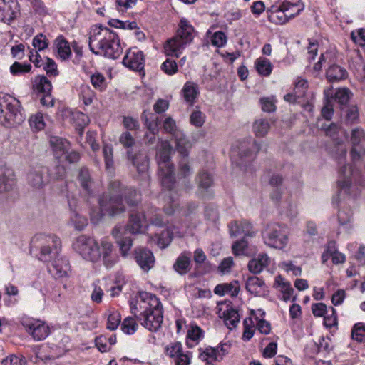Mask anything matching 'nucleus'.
Masks as SVG:
<instances>
[{
    "label": "nucleus",
    "mask_w": 365,
    "mask_h": 365,
    "mask_svg": "<svg viewBox=\"0 0 365 365\" xmlns=\"http://www.w3.org/2000/svg\"><path fill=\"white\" fill-rule=\"evenodd\" d=\"M240 291V284L237 281L230 283L217 284L214 289V293L219 296L229 294L231 297H236Z\"/></svg>",
    "instance_id": "a878e982"
},
{
    "label": "nucleus",
    "mask_w": 365,
    "mask_h": 365,
    "mask_svg": "<svg viewBox=\"0 0 365 365\" xmlns=\"http://www.w3.org/2000/svg\"><path fill=\"white\" fill-rule=\"evenodd\" d=\"M263 237L266 245L277 249L284 248L288 242L286 228L277 223L267 225Z\"/></svg>",
    "instance_id": "f8f14e48"
},
{
    "label": "nucleus",
    "mask_w": 365,
    "mask_h": 365,
    "mask_svg": "<svg viewBox=\"0 0 365 365\" xmlns=\"http://www.w3.org/2000/svg\"><path fill=\"white\" fill-rule=\"evenodd\" d=\"M144 217L150 224L157 227H163L166 223L160 210L156 207H151L148 208L145 212Z\"/></svg>",
    "instance_id": "72a5a7b5"
},
{
    "label": "nucleus",
    "mask_w": 365,
    "mask_h": 365,
    "mask_svg": "<svg viewBox=\"0 0 365 365\" xmlns=\"http://www.w3.org/2000/svg\"><path fill=\"white\" fill-rule=\"evenodd\" d=\"M54 46L58 57L62 61H66L69 58L71 55V49L69 43L63 36H59L56 38Z\"/></svg>",
    "instance_id": "5701e85b"
},
{
    "label": "nucleus",
    "mask_w": 365,
    "mask_h": 365,
    "mask_svg": "<svg viewBox=\"0 0 365 365\" xmlns=\"http://www.w3.org/2000/svg\"><path fill=\"white\" fill-rule=\"evenodd\" d=\"M204 331L197 325H190L187 334L186 344L192 348L202 338Z\"/></svg>",
    "instance_id": "c9c22d12"
},
{
    "label": "nucleus",
    "mask_w": 365,
    "mask_h": 365,
    "mask_svg": "<svg viewBox=\"0 0 365 365\" xmlns=\"http://www.w3.org/2000/svg\"><path fill=\"white\" fill-rule=\"evenodd\" d=\"M16 185V178L13 170L0 168V193L11 190Z\"/></svg>",
    "instance_id": "aec40b11"
},
{
    "label": "nucleus",
    "mask_w": 365,
    "mask_h": 365,
    "mask_svg": "<svg viewBox=\"0 0 365 365\" xmlns=\"http://www.w3.org/2000/svg\"><path fill=\"white\" fill-rule=\"evenodd\" d=\"M77 180L86 194L88 195H91L93 179L87 168L82 167L79 169L78 173L77 175Z\"/></svg>",
    "instance_id": "393cba45"
},
{
    "label": "nucleus",
    "mask_w": 365,
    "mask_h": 365,
    "mask_svg": "<svg viewBox=\"0 0 365 365\" xmlns=\"http://www.w3.org/2000/svg\"><path fill=\"white\" fill-rule=\"evenodd\" d=\"M268 19L275 24H284L289 21L285 9L282 8V3L280 5H272L267 10Z\"/></svg>",
    "instance_id": "4be33fe9"
},
{
    "label": "nucleus",
    "mask_w": 365,
    "mask_h": 365,
    "mask_svg": "<svg viewBox=\"0 0 365 365\" xmlns=\"http://www.w3.org/2000/svg\"><path fill=\"white\" fill-rule=\"evenodd\" d=\"M205 121V115L200 111L195 110L190 117V122L195 127H202Z\"/></svg>",
    "instance_id": "69168bd1"
},
{
    "label": "nucleus",
    "mask_w": 365,
    "mask_h": 365,
    "mask_svg": "<svg viewBox=\"0 0 365 365\" xmlns=\"http://www.w3.org/2000/svg\"><path fill=\"white\" fill-rule=\"evenodd\" d=\"M337 55L334 51H327L321 54L319 61L313 67L315 71H320L323 66H328L326 71L327 79L329 82H336L346 78V70L336 63Z\"/></svg>",
    "instance_id": "1a4fd4ad"
},
{
    "label": "nucleus",
    "mask_w": 365,
    "mask_h": 365,
    "mask_svg": "<svg viewBox=\"0 0 365 365\" xmlns=\"http://www.w3.org/2000/svg\"><path fill=\"white\" fill-rule=\"evenodd\" d=\"M29 123L31 128L34 131H39L45 128V122L43 120V114L37 113L36 114L31 115L29 119Z\"/></svg>",
    "instance_id": "de8ad7c7"
},
{
    "label": "nucleus",
    "mask_w": 365,
    "mask_h": 365,
    "mask_svg": "<svg viewBox=\"0 0 365 365\" xmlns=\"http://www.w3.org/2000/svg\"><path fill=\"white\" fill-rule=\"evenodd\" d=\"M73 248L84 259L98 262L102 257L104 265L112 267L118 261V257L113 255V246L107 238L101 240V244L93 237L81 235L73 243Z\"/></svg>",
    "instance_id": "f03ea898"
},
{
    "label": "nucleus",
    "mask_w": 365,
    "mask_h": 365,
    "mask_svg": "<svg viewBox=\"0 0 365 365\" xmlns=\"http://www.w3.org/2000/svg\"><path fill=\"white\" fill-rule=\"evenodd\" d=\"M351 339L357 342H365V323L358 322L356 323L351 329Z\"/></svg>",
    "instance_id": "37998d69"
},
{
    "label": "nucleus",
    "mask_w": 365,
    "mask_h": 365,
    "mask_svg": "<svg viewBox=\"0 0 365 365\" xmlns=\"http://www.w3.org/2000/svg\"><path fill=\"white\" fill-rule=\"evenodd\" d=\"M32 360L36 365H54V359L41 351L37 352Z\"/></svg>",
    "instance_id": "6e6d98bb"
},
{
    "label": "nucleus",
    "mask_w": 365,
    "mask_h": 365,
    "mask_svg": "<svg viewBox=\"0 0 365 365\" xmlns=\"http://www.w3.org/2000/svg\"><path fill=\"white\" fill-rule=\"evenodd\" d=\"M103 153L106 166L109 168L113 165V149L110 144H106L103 148Z\"/></svg>",
    "instance_id": "e2e57ef3"
},
{
    "label": "nucleus",
    "mask_w": 365,
    "mask_h": 365,
    "mask_svg": "<svg viewBox=\"0 0 365 365\" xmlns=\"http://www.w3.org/2000/svg\"><path fill=\"white\" fill-rule=\"evenodd\" d=\"M264 282L255 276L248 277L246 281V289L255 296L261 294L264 291Z\"/></svg>",
    "instance_id": "473e14b6"
},
{
    "label": "nucleus",
    "mask_w": 365,
    "mask_h": 365,
    "mask_svg": "<svg viewBox=\"0 0 365 365\" xmlns=\"http://www.w3.org/2000/svg\"><path fill=\"white\" fill-rule=\"evenodd\" d=\"M90 50L96 55L117 59L123 53L118 34L107 27H95L89 37Z\"/></svg>",
    "instance_id": "20e7f679"
},
{
    "label": "nucleus",
    "mask_w": 365,
    "mask_h": 365,
    "mask_svg": "<svg viewBox=\"0 0 365 365\" xmlns=\"http://www.w3.org/2000/svg\"><path fill=\"white\" fill-rule=\"evenodd\" d=\"M26 331L35 341H42L50 334V328L43 321L33 319L24 324Z\"/></svg>",
    "instance_id": "2eb2a0df"
},
{
    "label": "nucleus",
    "mask_w": 365,
    "mask_h": 365,
    "mask_svg": "<svg viewBox=\"0 0 365 365\" xmlns=\"http://www.w3.org/2000/svg\"><path fill=\"white\" fill-rule=\"evenodd\" d=\"M270 129V124L267 119L259 118L253 123V131L257 137L265 136Z\"/></svg>",
    "instance_id": "ea45409f"
},
{
    "label": "nucleus",
    "mask_w": 365,
    "mask_h": 365,
    "mask_svg": "<svg viewBox=\"0 0 365 365\" xmlns=\"http://www.w3.org/2000/svg\"><path fill=\"white\" fill-rule=\"evenodd\" d=\"M182 93L186 103L192 106L199 95L198 86L194 82L187 81L182 89Z\"/></svg>",
    "instance_id": "c756f323"
},
{
    "label": "nucleus",
    "mask_w": 365,
    "mask_h": 365,
    "mask_svg": "<svg viewBox=\"0 0 365 365\" xmlns=\"http://www.w3.org/2000/svg\"><path fill=\"white\" fill-rule=\"evenodd\" d=\"M134 259L140 269L146 272L154 267L155 262L153 253L148 248L143 247L135 249Z\"/></svg>",
    "instance_id": "a211bd4d"
},
{
    "label": "nucleus",
    "mask_w": 365,
    "mask_h": 365,
    "mask_svg": "<svg viewBox=\"0 0 365 365\" xmlns=\"http://www.w3.org/2000/svg\"><path fill=\"white\" fill-rule=\"evenodd\" d=\"M255 67L257 72L264 76H268L272 71V65L269 60L260 57L255 61Z\"/></svg>",
    "instance_id": "a19ab883"
},
{
    "label": "nucleus",
    "mask_w": 365,
    "mask_h": 365,
    "mask_svg": "<svg viewBox=\"0 0 365 365\" xmlns=\"http://www.w3.org/2000/svg\"><path fill=\"white\" fill-rule=\"evenodd\" d=\"M136 317H128L125 318L121 324L122 331L126 334H133L138 329Z\"/></svg>",
    "instance_id": "49530a36"
},
{
    "label": "nucleus",
    "mask_w": 365,
    "mask_h": 365,
    "mask_svg": "<svg viewBox=\"0 0 365 365\" xmlns=\"http://www.w3.org/2000/svg\"><path fill=\"white\" fill-rule=\"evenodd\" d=\"M190 257L182 253L173 264V269L180 275L186 274L190 270Z\"/></svg>",
    "instance_id": "2f4dec72"
},
{
    "label": "nucleus",
    "mask_w": 365,
    "mask_h": 365,
    "mask_svg": "<svg viewBox=\"0 0 365 365\" xmlns=\"http://www.w3.org/2000/svg\"><path fill=\"white\" fill-rule=\"evenodd\" d=\"M337 324L338 320L336 309L330 307L329 312H327V314L324 316V325L327 328L331 329L337 327Z\"/></svg>",
    "instance_id": "09e8293b"
},
{
    "label": "nucleus",
    "mask_w": 365,
    "mask_h": 365,
    "mask_svg": "<svg viewBox=\"0 0 365 365\" xmlns=\"http://www.w3.org/2000/svg\"><path fill=\"white\" fill-rule=\"evenodd\" d=\"M132 314L145 329L150 331H157L163 323V307L155 295L148 293H140L137 304L131 305Z\"/></svg>",
    "instance_id": "7ed1b4c3"
},
{
    "label": "nucleus",
    "mask_w": 365,
    "mask_h": 365,
    "mask_svg": "<svg viewBox=\"0 0 365 365\" xmlns=\"http://www.w3.org/2000/svg\"><path fill=\"white\" fill-rule=\"evenodd\" d=\"M120 185L118 180H114L110 183L109 193L103 194L99 199L101 212L96 220L91 215L92 220L97 222L104 215L113 217L125 212Z\"/></svg>",
    "instance_id": "39448f33"
},
{
    "label": "nucleus",
    "mask_w": 365,
    "mask_h": 365,
    "mask_svg": "<svg viewBox=\"0 0 365 365\" xmlns=\"http://www.w3.org/2000/svg\"><path fill=\"white\" fill-rule=\"evenodd\" d=\"M161 70L167 75L173 76L178 71L177 63L170 58L166 59L160 66Z\"/></svg>",
    "instance_id": "4d7b16f0"
},
{
    "label": "nucleus",
    "mask_w": 365,
    "mask_h": 365,
    "mask_svg": "<svg viewBox=\"0 0 365 365\" xmlns=\"http://www.w3.org/2000/svg\"><path fill=\"white\" fill-rule=\"evenodd\" d=\"M248 242L242 238L234 242L232 246V252L235 255H245L247 254Z\"/></svg>",
    "instance_id": "864d4df0"
},
{
    "label": "nucleus",
    "mask_w": 365,
    "mask_h": 365,
    "mask_svg": "<svg viewBox=\"0 0 365 365\" xmlns=\"http://www.w3.org/2000/svg\"><path fill=\"white\" fill-rule=\"evenodd\" d=\"M269 257L266 254L259 255L257 258L251 259L248 263L249 270L254 274L260 273L269 265Z\"/></svg>",
    "instance_id": "7c9ffc66"
},
{
    "label": "nucleus",
    "mask_w": 365,
    "mask_h": 365,
    "mask_svg": "<svg viewBox=\"0 0 365 365\" xmlns=\"http://www.w3.org/2000/svg\"><path fill=\"white\" fill-rule=\"evenodd\" d=\"M61 246V240L56 235L41 233L34 235L30 244V252L39 260L48 262L52 258H55L51 267H48V271L56 278L67 277L71 271L66 259H56Z\"/></svg>",
    "instance_id": "f257e3e1"
},
{
    "label": "nucleus",
    "mask_w": 365,
    "mask_h": 365,
    "mask_svg": "<svg viewBox=\"0 0 365 365\" xmlns=\"http://www.w3.org/2000/svg\"><path fill=\"white\" fill-rule=\"evenodd\" d=\"M194 36L193 26L187 19L182 18L176 35L168 39L164 46L166 56L178 58L181 51L192 41Z\"/></svg>",
    "instance_id": "423d86ee"
},
{
    "label": "nucleus",
    "mask_w": 365,
    "mask_h": 365,
    "mask_svg": "<svg viewBox=\"0 0 365 365\" xmlns=\"http://www.w3.org/2000/svg\"><path fill=\"white\" fill-rule=\"evenodd\" d=\"M31 66L30 64L26 63H21L19 62H14L11 66H10V72L14 76L20 75L22 73H28L31 71Z\"/></svg>",
    "instance_id": "5fc2aeb1"
},
{
    "label": "nucleus",
    "mask_w": 365,
    "mask_h": 365,
    "mask_svg": "<svg viewBox=\"0 0 365 365\" xmlns=\"http://www.w3.org/2000/svg\"><path fill=\"white\" fill-rule=\"evenodd\" d=\"M128 155L133 166L135 167L139 177L145 182H149V159L147 155L143 153H138L134 155H131L130 152L128 151Z\"/></svg>",
    "instance_id": "f3484780"
},
{
    "label": "nucleus",
    "mask_w": 365,
    "mask_h": 365,
    "mask_svg": "<svg viewBox=\"0 0 365 365\" xmlns=\"http://www.w3.org/2000/svg\"><path fill=\"white\" fill-rule=\"evenodd\" d=\"M49 44L48 40L45 35L39 34L33 38L32 45L36 48L37 51H41L48 48Z\"/></svg>",
    "instance_id": "3c124183"
},
{
    "label": "nucleus",
    "mask_w": 365,
    "mask_h": 365,
    "mask_svg": "<svg viewBox=\"0 0 365 365\" xmlns=\"http://www.w3.org/2000/svg\"><path fill=\"white\" fill-rule=\"evenodd\" d=\"M173 235L172 230L169 228L164 230L159 235H155L158 245L160 248L168 247L173 240Z\"/></svg>",
    "instance_id": "c03bdc74"
},
{
    "label": "nucleus",
    "mask_w": 365,
    "mask_h": 365,
    "mask_svg": "<svg viewBox=\"0 0 365 365\" xmlns=\"http://www.w3.org/2000/svg\"><path fill=\"white\" fill-rule=\"evenodd\" d=\"M125 66L133 71H143L145 66L143 53L137 48H130L123 59Z\"/></svg>",
    "instance_id": "dca6fc26"
},
{
    "label": "nucleus",
    "mask_w": 365,
    "mask_h": 365,
    "mask_svg": "<svg viewBox=\"0 0 365 365\" xmlns=\"http://www.w3.org/2000/svg\"><path fill=\"white\" fill-rule=\"evenodd\" d=\"M274 287L279 289L282 294V299L285 302L290 300L294 292L291 284L286 281L281 275L275 277Z\"/></svg>",
    "instance_id": "c85d7f7f"
},
{
    "label": "nucleus",
    "mask_w": 365,
    "mask_h": 365,
    "mask_svg": "<svg viewBox=\"0 0 365 365\" xmlns=\"http://www.w3.org/2000/svg\"><path fill=\"white\" fill-rule=\"evenodd\" d=\"M199 358L207 364H213L215 361H220L216 349L211 346L205 349H199Z\"/></svg>",
    "instance_id": "4c0bfd02"
},
{
    "label": "nucleus",
    "mask_w": 365,
    "mask_h": 365,
    "mask_svg": "<svg viewBox=\"0 0 365 365\" xmlns=\"http://www.w3.org/2000/svg\"><path fill=\"white\" fill-rule=\"evenodd\" d=\"M175 148L177 151L183 158H187L189 150L191 148V143L182 133L178 132L175 134Z\"/></svg>",
    "instance_id": "b1692460"
},
{
    "label": "nucleus",
    "mask_w": 365,
    "mask_h": 365,
    "mask_svg": "<svg viewBox=\"0 0 365 365\" xmlns=\"http://www.w3.org/2000/svg\"><path fill=\"white\" fill-rule=\"evenodd\" d=\"M229 230L230 235L235 237L241 235L244 237H252L255 233L252 225L246 220L230 222Z\"/></svg>",
    "instance_id": "6ab92c4d"
},
{
    "label": "nucleus",
    "mask_w": 365,
    "mask_h": 365,
    "mask_svg": "<svg viewBox=\"0 0 365 365\" xmlns=\"http://www.w3.org/2000/svg\"><path fill=\"white\" fill-rule=\"evenodd\" d=\"M81 96L84 104L88 106L92 103L95 93L88 86H81Z\"/></svg>",
    "instance_id": "052dcab7"
},
{
    "label": "nucleus",
    "mask_w": 365,
    "mask_h": 365,
    "mask_svg": "<svg viewBox=\"0 0 365 365\" xmlns=\"http://www.w3.org/2000/svg\"><path fill=\"white\" fill-rule=\"evenodd\" d=\"M165 354L170 358L175 365H190L191 362V353L183 351L182 345L179 341L168 344L164 348Z\"/></svg>",
    "instance_id": "4468645a"
},
{
    "label": "nucleus",
    "mask_w": 365,
    "mask_h": 365,
    "mask_svg": "<svg viewBox=\"0 0 365 365\" xmlns=\"http://www.w3.org/2000/svg\"><path fill=\"white\" fill-rule=\"evenodd\" d=\"M252 320L251 318H246L243 322L244 331L242 334V339L245 341L250 340L255 332V329L252 328Z\"/></svg>",
    "instance_id": "0e129e2a"
},
{
    "label": "nucleus",
    "mask_w": 365,
    "mask_h": 365,
    "mask_svg": "<svg viewBox=\"0 0 365 365\" xmlns=\"http://www.w3.org/2000/svg\"><path fill=\"white\" fill-rule=\"evenodd\" d=\"M41 67L43 68L46 73L50 76H56L58 75L57 65L56 62L50 58H45V62Z\"/></svg>",
    "instance_id": "680f3d73"
},
{
    "label": "nucleus",
    "mask_w": 365,
    "mask_h": 365,
    "mask_svg": "<svg viewBox=\"0 0 365 365\" xmlns=\"http://www.w3.org/2000/svg\"><path fill=\"white\" fill-rule=\"evenodd\" d=\"M145 213L134 212L130 216V220L126 225V230L132 234H138L141 232L143 221L146 220L144 217Z\"/></svg>",
    "instance_id": "bb28decb"
},
{
    "label": "nucleus",
    "mask_w": 365,
    "mask_h": 365,
    "mask_svg": "<svg viewBox=\"0 0 365 365\" xmlns=\"http://www.w3.org/2000/svg\"><path fill=\"white\" fill-rule=\"evenodd\" d=\"M353 41L359 46H365V29H359L351 33Z\"/></svg>",
    "instance_id": "774afa93"
},
{
    "label": "nucleus",
    "mask_w": 365,
    "mask_h": 365,
    "mask_svg": "<svg viewBox=\"0 0 365 365\" xmlns=\"http://www.w3.org/2000/svg\"><path fill=\"white\" fill-rule=\"evenodd\" d=\"M223 319L227 328L232 329L237 326L240 322V315L236 309L229 308L223 312Z\"/></svg>",
    "instance_id": "58836bf2"
},
{
    "label": "nucleus",
    "mask_w": 365,
    "mask_h": 365,
    "mask_svg": "<svg viewBox=\"0 0 365 365\" xmlns=\"http://www.w3.org/2000/svg\"><path fill=\"white\" fill-rule=\"evenodd\" d=\"M365 139V132L361 128H356L352 130L351 135V142L353 148L351 150V155L354 161L359 158L364 159L365 158V150L363 154H361L360 150H357V146L363 142Z\"/></svg>",
    "instance_id": "412c9836"
},
{
    "label": "nucleus",
    "mask_w": 365,
    "mask_h": 365,
    "mask_svg": "<svg viewBox=\"0 0 365 365\" xmlns=\"http://www.w3.org/2000/svg\"><path fill=\"white\" fill-rule=\"evenodd\" d=\"M333 153L338 163L341 165L338 171L337 187L340 192H343L346 195H351V190L354 187L351 180L353 170L350 165L344 164L347 153L345 143L336 141Z\"/></svg>",
    "instance_id": "6e6552de"
},
{
    "label": "nucleus",
    "mask_w": 365,
    "mask_h": 365,
    "mask_svg": "<svg viewBox=\"0 0 365 365\" xmlns=\"http://www.w3.org/2000/svg\"><path fill=\"white\" fill-rule=\"evenodd\" d=\"M50 144L52 147L54 155L57 158H61V156L63 155L70 148V143L68 141L56 136L51 138Z\"/></svg>",
    "instance_id": "cd10ccee"
},
{
    "label": "nucleus",
    "mask_w": 365,
    "mask_h": 365,
    "mask_svg": "<svg viewBox=\"0 0 365 365\" xmlns=\"http://www.w3.org/2000/svg\"><path fill=\"white\" fill-rule=\"evenodd\" d=\"M197 183L200 189L206 190L213 184L212 175L206 170H201L197 176Z\"/></svg>",
    "instance_id": "79ce46f5"
},
{
    "label": "nucleus",
    "mask_w": 365,
    "mask_h": 365,
    "mask_svg": "<svg viewBox=\"0 0 365 365\" xmlns=\"http://www.w3.org/2000/svg\"><path fill=\"white\" fill-rule=\"evenodd\" d=\"M173 147L167 140L162 141L160 147L157 152V161L158 164V176L163 187L170 190L175 182L174 165L170 161V155Z\"/></svg>",
    "instance_id": "0eeeda50"
},
{
    "label": "nucleus",
    "mask_w": 365,
    "mask_h": 365,
    "mask_svg": "<svg viewBox=\"0 0 365 365\" xmlns=\"http://www.w3.org/2000/svg\"><path fill=\"white\" fill-rule=\"evenodd\" d=\"M21 121L19 101L11 96L0 93V123L11 126Z\"/></svg>",
    "instance_id": "9d476101"
},
{
    "label": "nucleus",
    "mask_w": 365,
    "mask_h": 365,
    "mask_svg": "<svg viewBox=\"0 0 365 365\" xmlns=\"http://www.w3.org/2000/svg\"><path fill=\"white\" fill-rule=\"evenodd\" d=\"M121 255L126 257L133 246V240L130 237L120 238L117 240Z\"/></svg>",
    "instance_id": "bf43d9fd"
},
{
    "label": "nucleus",
    "mask_w": 365,
    "mask_h": 365,
    "mask_svg": "<svg viewBox=\"0 0 365 365\" xmlns=\"http://www.w3.org/2000/svg\"><path fill=\"white\" fill-rule=\"evenodd\" d=\"M71 220L74 227L78 230H82L87 225L86 217L73 210L71 216Z\"/></svg>",
    "instance_id": "603ef678"
},
{
    "label": "nucleus",
    "mask_w": 365,
    "mask_h": 365,
    "mask_svg": "<svg viewBox=\"0 0 365 365\" xmlns=\"http://www.w3.org/2000/svg\"><path fill=\"white\" fill-rule=\"evenodd\" d=\"M90 81L92 86L100 91H104L107 87L106 78L99 72L93 73L90 77Z\"/></svg>",
    "instance_id": "a18cd8bd"
},
{
    "label": "nucleus",
    "mask_w": 365,
    "mask_h": 365,
    "mask_svg": "<svg viewBox=\"0 0 365 365\" xmlns=\"http://www.w3.org/2000/svg\"><path fill=\"white\" fill-rule=\"evenodd\" d=\"M282 8L285 9L288 18L290 20L298 16L304 10V4L292 5L282 2Z\"/></svg>",
    "instance_id": "8fccbe9b"
},
{
    "label": "nucleus",
    "mask_w": 365,
    "mask_h": 365,
    "mask_svg": "<svg viewBox=\"0 0 365 365\" xmlns=\"http://www.w3.org/2000/svg\"><path fill=\"white\" fill-rule=\"evenodd\" d=\"M26 361L23 356L12 354L3 359L1 365H24Z\"/></svg>",
    "instance_id": "338daca9"
},
{
    "label": "nucleus",
    "mask_w": 365,
    "mask_h": 365,
    "mask_svg": "<svg viewBox=\"0 0 365 365\" xmlns=\"http://www.w3.org/2000/svg\"><path fill=\"white\" fill-rule=\"evenodd\" d=\"M307 88V81L303 78H297L293 91L294 92V95L297 96V97L302 98L304 96Z\"/></svg>",
    "instance_id": "13d9d810"
},
{
    "label": "nucleus",
    "mask_w": 365,
    "mask_h": 365,
    "mask_svg": "<svg viewBox=\"0 0 365 365\" xmlns=\"http://www.w3.org/2000/svg\"><path fill=\"white\" fill-rule=\"evenodd\" d=\"M48 169L44 166H35L26 175L28 185L34 190H41L48 183Z\"/></svg>",
    "instance_id": "ddd939ff"
},
{
    "label": "nucleus",
    "mask_w": 365,
    "mask_h": 365,
    "mask_svg": "<svg viewBox=\"0 0 365 365\" xmlns=\"http://www.w3.org/2000/svg\"><path fill=\"white\" fill-rule=\"evenodd\" d=\"M34 88L39 94H51V83L44 76H38L35 78Z\"/></svg>",
    "instance_id": "f704fd0d"
},
{
    "label": "nucleus",
    "mask_w": 365,
    "mask_h": 365,
    "mask_svg": "<svg viewBox=\"0 0 365 365\" xmlns=\"http://www.w3.org/2000/svg\"><path fill=\"white\" fill-rule=\"evenodd\" d=\"M71 122L76 127L79 134L83 133V128L89 123L88 117L80 111L70 113Z\"/></svg>",
    "instance_id": "e433bc0d"
},
{
    "label": "nucleus",
    "mask_w": 365,
    "mask_h": 365,
    "mask_svg": "<svg viewBox=\"0 0 365 365\" xmlns=\"http://www.w3.org/2000/svg\"><path fill=\"white\" fill-rule=\"evenodd\" d=\"M260 148L255 140L251 138L238 142L232 148L230 158L233 163L239 166H246L252 162Z\"/></svg>",
    "instance_id": "9b49d317"
}]
</instances>
